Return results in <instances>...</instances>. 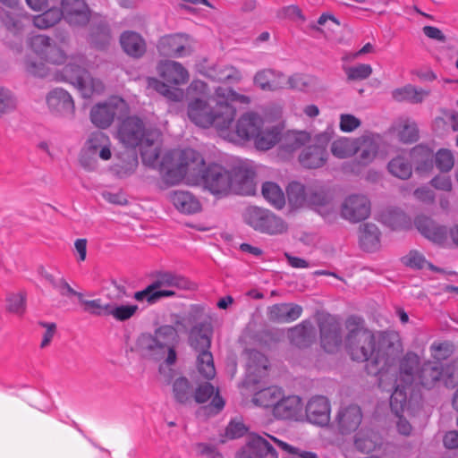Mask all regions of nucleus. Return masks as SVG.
<instances>
[{
  "instance_id": "nucleus-1",
  "label": "nucleus",
  "mask_w": 458,
  "mask_h": 458,
  "mask_svg": "<svg viewBox=\"0 0 458 458\" xmlns=\"http://www.w3.org/2000/svg\"><path fill=\"white\" fill-rule=\"evenodd\" d=\"M159 173L165 186L175 185L186 179L189 183L201 185L216 198L232 193L233 169L228 170L218 164L205 167L203 157L191 148L165 154Z\"/></svg>"
},
{
  "instance_id": "nucleus-2",
  "label": "nucleus",
  "mask_w": 458,
  "mask_h": 458,
  "mask_svg": "<svg viewBox=\"0 0 458 458\" xmlns=\"http://www.w3.org/2000/svg\"><path fill=\"white\" fill-rule=\"evenodd\" d=\"M346 328L345 349L352 360L367 361L368 374L377 376L378 386L385 388L389 369L403 351L398 336L386 333L374 334L365 328L362 320L356 317L347 319Z\"/></svg>"
},
{
  "instance_id": "nucleus-3",
  "label": "nucleus",
  "mask_w": 458,
  "mask_h": 458,
  "mask_svg": "<svg viewBox=\"0 0 458 458\" xmlns=\"http://www.w3.org/2000/svg\"><path fill=\"white\" fill-rule=\"evenodd\" d=\"M189 96L187 115L191 123L201 128H216L224 133L236 115L233 103L247 105L250 98L228 87H217L213 94L204 81H193L187 89Z\"/></svg>"
},
{
  "instance_id": "nucleus-4",
  "label": "nucleus",
  "mask_w": 458,
  "mask_h": 458,
  "mask_svg": "<svg viewBox=\"0 0 458 458\" xmlns=\"http://www.w3.org/2000/svg\"><path fill=\"white\" fill-rule=\"evenodd\" d=\"M160 137L157 130H146L143 122L135 116L123 120L117 131L118 140L127 147H140L143 163L152 167L160 165Z\"/></svg>"
},
{
  "instance_id": "nucleus-5",
  "label": "nucleus",
  "mask_w": 458,
  "mask_h": 458,
  "mask_svg": "<svg viewBox=\"0 0 458 458\" xmlns=\"http://www.w3.org/2000/svg\"><path fill=\"white\" fill-rule=\"evenodd\" d=\"M179 343L177 329L170 325L157 327L153 334H141L136 343L142 356L171 366L176 362V346Z\"/></svg>"
},
{
  "instance_id": "nucleus-6",
  "label": "nucleus",
  "mask_w": 458,
  "mask_h": 458,
  "mask_svg": "<svg viewBox=\"0 0 458 458\" xmlns=\"http://www.w3.org/2000/svg\"><path fill=\"white\" fill-rule=\"evenodd\" d=\"M398 358L395 360H397ZM420 358L412 352H408L399 361L398 369L396 361L389 369L388 378L386 380V386L382 388L386 391L394 390L390 397V407L398 412L403 408V403L407 397L406 389L417 382L420 373Z\"/></svg>"
},
{
  "instance_id": "nucleus-7",
  "label": "nucleus",
  "mask_w": 458,
  "mask_h": 458,
  "mask_svg": "<svg viewBox=\"0 0 458 458\" xmlns=\"http://www.w3.org/2000/svg\"><path fill=\"white\" fill-rule=\"evenodd\" d=\"M86 67L87 62L84 55L72 56L67 64L56 72L55 78L57 81H65L73 85L84 98L100 95L105 90L104 83L99 79L91 77Z\"/></svg>"
},
{
  "instance_id": "nucleus-8",
  "label": "nucleus",
  "mask_w": 458,
  "mask_h": 458,
  "mask_svg": "<svg viewBox=\"0 0 458 458\" xmlns=\"http://www.w3.org/2000/svg\"><path fill=\"white\" fill-rule=\"evenodd\" d=\"M189 288L190 283L185 277L173 272L163 271L157 273L152 283L145 289L134 293L133 298L137 301H146L148 304L153 305L163 298L174 297L175 290Z\"/></svg>"
},
{
  "instance_id": "nucleus-9",
  "label": "nucleus",
  "mask_w": 458,
  "mask_h": 458,
  "mask_svg": "<svg viewBox=\"0 0 458 458\" xmlns=\"http://www.w3.org/2000/svg\"><path fill=\"white\" fill-rule=\"evenodd\" d=\"M266 436L267 438L256 434L250 435L245 446L237 454L236 458H278L274 445L288 453H293V447L287 443L273 436Z\"/></svg>"
},
{
  "instance_id": "nucleus-10",
  "label": "nucleus",
  "mask_w": 458,
  "mask_h": 458,
  "mask_svg": "<svg viewBox=\"0 0 458 458\" xmlns=\"http://www.w3.org/2000/svg\"><path fill=\"white\" fill-rule=\"evenodd\" d=\"M243 219L254 230L269 235L282 234L288 230V225L283 218L258 207L246 208Z\"/></svg>"
},
{
  "instance_id": "nucleus-11",
  "label": "nucleus",
  "mask_w": 458,
  "mask_h": 458,
  "mask_svg": "<svg viewBox=\"0 0 458 458\" xmlns=\"http://www.w3.org/2000/svg\"><path fill=\"white\" fill-rule=\"evenodd\" d=\"M129 111L127 103L119 97H112L95 105L90 111L92 123L101 129L108 128L115 117L125 115Z\"/></svg>"
},
{
  "instance_id": "nucleus-12",
  "label": "nucleus",
  "mask_w": 458,
  "mask_h": 458,
  "mask_svg": "<svg viewBox=\"0 0 458 458\" xmlns=\"http://www.w3.org/2000/svg\"><path fill=\"white\" fill-rule=\"evenodd\" d=\"M0 22L13 35L23 32L24 21L31 15L24 9L20 0H0Z\"/></svg>"
},
{
  "instance_id": "nucleus-13",
  "label": "nucleus",
  "mask_w": 458,
  "mask_h": 458,
  "mask_svg": "<svg viewBox=\"0 0 458 458\" xmlns=\"http://www.w3.org/2000/svg\"><path fill=\"white\" fill-rule=\"evenodd\" d=\"M263 123L264 120L260 115L253 112H247L237 120L233 129L231 130L230 125L227 131L221 135L233 142L252 140Z\"/></svg>"
},
{
  "instance_id": "nucleus-14",
  "label": "nucleus",
  "mask_w": 458,
  "mask_h": 458,
  "mask_svg": "<svg viewBox=\"0 0 458 458\" xmlns=\"http://www.w3.org/2000/svg\"><path fill=\"white\" fill-rule=\"evenodd\" d=\"M331 137V131H324L317 135L314 142L301 151L299 157L301 165L310 169L324 165L327 159V146Z\"/></svg>"
},
{
  "instance_id": "nucleus-15",
  "label": "nucleus",
  "mask_w": 458,
  "mask_h": 458,
  "mask_svg": "<svg viewBox=\"0 0 458 458\" xmlns=\"http://www.w3.org/2000/svg\"><path fill=\"white\" fill-rule=\"evenodd\" d=\"M254 84L264 91H275L285 88L301 89V77L294 75L286 77L284 74L271 69L259 71L254 76Z\"/></svg>"
},
{
  "instance_id": "nucleus-16",
  "label": "nucleus",
  "mask_w": 458,
  "mask_h": 458,
  "mask_svg": "<svg viewBox=\"0 0 458 458\" xmlns=\"http://www.w3.org/2000/svg\"><path fill=\"white\" fill-rule=\"evenodd\" d=\"M86 157L91 158L98 157L104 161L109 160L112 157L109 137L102 131L90 133L84 144L81 163L84 167L91 169V165L87 161Z\"/></svg>"
},
{
  "instance_id": "nucleus-17",
  "label": "nucleus",
  "mask_w": 458,
  "mask_h": 458,
  "mask_svg": "<svg viewBox=\"0 0 458 458\" xmlns=\"http://www.w3.org/2000/svg\"><path fill=\"white\" fill-rule=\"evenodd\" d=\"M370 212V200L363 194H351L347 196L344 199L340 209L342 218L352 224L367 219Z\"/></svg>"
},
{
  "instance_id": "nucleus-18",
  "label": "nucleus",
  "mask_w": 458,
  "mask_h": 458,
  "mask_svg": "<svg viewBox=\"0 0 458 458\" xmlns=\"http://www.w3.org/2000/svg\"><path fill=\"white\" fill-rule=\"evenodd\" d=\"M53 40L46 35H36L30 39V47L31 51L43 61L52 45ZM26 71L31 75L45 77L47 74V67L43 62H34L30 57L24 61Z\"/></svg>"
},
{
  "instance_id": "nucleus-19",
  "label": "nucleus",
  "mask_w": 458,
  "mask_h": 458,
  "mask_svg": "<svg viewBox=\"0 0 458 458\" xmlns=\"http://www.w3.org/2000/svg\"><path fill=\"white\" fill-rule=\"evenodd\" d=\"M161 55L182 58L190 55L194 50L193 40L184 34L167 35L160 38L157 45Z\"/></svg>"
},
{
  "instance_id": "nucleus-20",
  "label": "nucleus",
  "mask_w": 458,
  "mask_h": 458,
  "mask_svg": "<svg viewBox=\"0 0 458 458\" xmlns=\"http://www.w3.org/2000/svg\"><path fill=\"white\" fill-rule=\"evenodd\" d=\"M320 343L322 348L329 353L337 352L342 344L341 327L332 316H325L319 322Z\"/></svg>"
},
{
  "instance_id": "nucleus-21",
  "label": "nucleus",
  "mask_w": 458,
  "mask_h": 458,
  "mask_svg": "<svg viewBox=\"0 0 458 458\" xmlns=\"http://www.w3.org/2000/svg\"><path fill=\"white\" fill-rule=\"evenodd\" d=\"M420 155L427 158L430 157L428 149L421 146L414 148L410 153H404L397 156L388 163L389 173L402 180L410 178L412 174V167L410 159Z\"/></svg>"
},
{
  "instance_id": "nucleus-22",
  "label": "nucleus",
  "mask_w": 458,
  "mask_h": 458,
  "mask_svg": "<svg viewBox=\"0 0 458 458\" xmlns=\"http://www.w3.org/2000/svg\"><path fill=\"white\" fill-rule=\"evenodd\" d=\"M61 8L64 19L71 26L82 27L90 19V11L84 0H62Z\"/></svg>"
},
{
  "instance_id": "nucleus-23",
  "label": "nucleus",
  "mask_w": 458,
  "mask_h": 458,
  "mask_svg": "<svg viewBox=\"0 0 458 458\" xmlns=\"http://www.w3.org/2000/svg\"><path fill=\"white\" fill-rule=\"evenodd\" d=\"M47 104L52 112L61 116L72 117L74 114L73 98L62 88H55L47 94Z\"/></svg>"
},
{
  "instance_id": "nucleus-24",
  "label": "nucleus",
  "mask_w": 458,
  "mask_h": 458,
  "mask_svg": "<svg viewBox=\"0 0 458 458\" xmlns=\"http://www.w3.org/2000/svg\"><path fill=\"white\" fill-rule=\"evenodd\" d=\"M158 75L169 85L181 86L189 81L188 71L178 62L160 61L157 66Z\"/></svg>"
},
{
  "instance_id": "nucleus-25",
  "label": "nucleus",
  "mask_w": 458,
  "mask_h": 458,
  "mask_svg": "<svg viewBox=\"0 0 458 458\" xmlns=\"http://www.w3.org/2000/svg\"><path fill=\"white\" fill-rule=\"evenodd\" d=\"M232 193L254 195L256 193L255 172L247 166L233 168Z\"/></svg>"
},
{
  "instance_id": "nucleus-26",
  "label": "nucleus",
  "mask_w": 458,
  "mask_h": 458,
  "mask_svg": "<svg viewBox=\"0 0 458 458\" xmlns=\"http://www.w3.org/2000/svg\"><path fill=\"white\" fill-rule=\"evenodd\" d=\"M167 198L174 208L182 214L192 215L202 209L199 199L188 191H172Z\"/></svg>"
},
{
  "instance_id": "nucleus-27",
  "label": "nucleus",
  "mask_w": 458,
  "mask_h": 458,
  "mask_svg": "<svg viewBox=\"0 0 458 458\" xmlns=\"http://www.w3.org/2000/svg\"><path fill=\"white\" fill-rule=\"evenodd\" d=\"M449 366L450 364L444 370L440 362H425L420 369L416 383L429 389L434 387L441 379L445 382V379L448 377L446 370Z\"/></svg>"
},
{
  "instance_id": "nucleus-28",
  "label": "nucleus",
  "mask_w": 458,
  "mask_h": 458,
  "mask_svg": "<svg viewBox=\"0 0 458 458\" xmlns=\"http://www.w3.org/2000/svg\"><path fill=\"white\" fill-rule=\"evenodd\" d=\"M308 420L317 425H326L330 419V404L325 396L312 397L306 405Z\"/></svg>"
},
{
  "instance_id": "nucleus-29",
  "label": "nucleus",
  "mask_w": 458,
  "mask_h": 458,
  "mask_svg": "<svg viewBox=\"0 0 458 458\" xmlns=\"http://www.w3.org/2000/svg\"><path fill=\"white\" fill-rule=\"evenodd\" d=\"M214 395L210 404L204 407L203 410L208 414L218 413L225 406L224 399L216 392L215 394V388L209 383L199 385L194 392V398L197 403H204Z\"/></svg>"
},
{
  "instance_id": "nucleus-30",
  "label": "nucleus",
  "mask_w": 458,
  "mask_h": 458,
  "mask_svg": "<svg viewBox=\"0 0 458 458\" xmlns=\"http://www.w3.org/2000/svg\"><path fill=\"white\" fill-rule=\"evenodd\" d=\"M302 409V403L299 396H283L273 409V414L279 420H294L300 415Z\"/></svg>"
},
{
  "instance_id": "nucleus-31",
  "label": "nucleus",
  "mask_w": 458,
  "mask_h": 458,
  "mask_svg": "<svg viewBox=\"0 0 458 458\" xmlns=\"http://www.w3.org/2000/svg\"><path fill=\"white\" fill-rule=\"evenodd\" d=\"M361 420L360 408L353 404L342 408L337 415V424L342 434H348L356 430Z\"/></svg>"
},
{
  "instance_id": "nucleus-32",
  "label": "nucleus",
  "mask_w": 458,
  "mask_h": 458,
  "mask_svg": "<svg viewBox=\"0 0 458 458\" xmlns=\"http://www.w3.org/2000/svg\"><path fill=\"white\" fill-rule=\"evenodd\" d=\"M281 139V129L277 125L267 123L265 121L252 140L255 147L260 150L273 148Z\"/></svg>"
},
{
  "instance_id": "nucleus-33",
  "label": "nucleus",
  "mask_w": 458,
  "mask_h": 458,
  "mask_svg": "<svg viewBox=\"0 0 458 458\" xmlns=\"http://www.w3.org/2000/svg\"><path fill=\"white\" fill-rule=\"evenodd\" d=\"M415 225L422 235L434 242L442 243L447 237L446 228L436 225L429 217H417L415 220Z\"/></svg>"
},
{
  "instance_id": "nucleus-34",
  "label": "nucleus",
  "mask_w": 458,
  "mask_h": 458,
  "mask_svg": "<svg viewBox=\"0 0 458 458\" xmlns=\"http://www.w3.org/2000/svg\"><path fill=\"white\" fill-rule=\"evenodd\" d=\"M314 194H309L308 206L315 208L323 216L333 209L332 198L327 191L320 185H310Z\"/></svg>"
},
{
  "instance_id": "nucleus-35",
  "label": "nucleus",
  "mask_w": 458,
  "mask_h": 458,
  "mask_svg": "<svg viewBox=\"0 0 458 458\" xmlns=\"http://www.w3.org/2000/svg\"><path fill=\"white\" fill-rule=\"evenodd\" d=\"M247 355V373L249 377H253V382L263 377L267 370V359L259 352L250 350L246 352Z\"/></svg>"
},
{
  "instance_id": "nucleus-36",
  "label": "nucleus",
  "mask_w": 458,
  "mask_h": 458,
  "mask_svg": "<svg viewBox=\"0 0 458 458\" xmlns=\"http://www.w3.org/2000/svg\"><path fill=\"white\" fill-rule=\"evenodd\" d=\"M120 43L129 55L140 57L146 52V43L142 37L134 31H125L120 37Z\"/></svg>"
},
{
  "instance_id": "nucleus-37",
  "label": "nucleus",
  "mask_w": 458,
  "mask_h": 458,
  "mask_svg": "<svg viewBox=\"0 0 458 458\" xmlns=\"http://www.w3.org/2000/svg\"><path fill=\"white\" fill-rule=\"evenodd\" d=\"M301 312L302 308L300 305L281 303L270 308L269 317L278 322L289 323L299 318Z\"/></svg>"
},
{
  "instance_id": "nucleus-38",
  "label": "nucleus",
  "mask_w": 458,
  "mask_h": 458,
  "mask_svg": "<svg viewBox=\"0 0 458 458\" xmlns=\"http://www.w3.org/2000/svg\"><path fill=\"white\" fill-rule=\"evenodd\" d=\"M429 95L428 90L417 88L411 84L395 89L392 91V98L398 101H407L412 104L421 103Z\"/></svg>"
},
{
  "instance_id": "nucleus-39",
  "label": "nucleus",
  "mask_w": 458,
  "mask_h": 458,
  "mask_svg": "<svg viewBox=\"0 0 458 458\" xmlns=\"http://www.w3.org/2000/svg\"><path fill=\"white\" fill-rule=\"evenodd\" d=\"M394 131L403 143H412L419 139V130L416 123L408 118L401 117L394 124Z\"/></svg>"
},
{
  "instance_id": "nucleus-40",
  "label": "nucleus",
  "mask_w": 458,
  "mask_h": 458,
  "mask_svg": "<svg viewBox=\"0 0 458 458\" xmlns=\"http://www.w3.org/2000/svg\"><path fill=\"white\" fill-rule=\"evenodd\" d=\"M379 220L392 230H402L410 226L408 216L395 208L384 209L379 216Z\"/></svg>"
},
{
  "instance_id": "nucleus-41",
  "label": "nucleus",
  "mask_w": 458,
  "mask_h": 458,
  "mask_svg": "<svg viewBox=\"0 0 458 458\" xmlns=\"http://www.w3.org/2000/svg\"><path fill=\"white\" fill-rule=\"evenodd\" d=\"M360 243L363 250L374 251L380 247V232L374 224H365L360 227Z\"/></svg>"
},
{
  "instance_id": "nucleus-42",
  "label": "nucleus",
  "mask_w": 458,
  "mask_h": 458,
  "mask_svg": "<svg viewBox=\"0 0 458 458\" xmlns=\"http://www.w3.org/2000/svg\"><path fill=\"white\" fill-rule=\"evenodd\" d=\"M282 396L281 388L270 386L255 393L252 403L259 407L274 409Z\"/></svg>"
},
{
  "instance_id": "nucleus-43",
  "label": "nucleus",
  "mask_w": 458,
  "mask_h": 458,
  "mask_svg": "<svg viewBox=\"0 0 458 458\" xmlns=\"http://www.w3.org/2000/svg\"><path fill=\"white\" fill-rule=\"evenodd\" d=\"M310 185L304 186L301 182H293L287 187L289 202L296 208L308 206L309 194H314Z\"/></svg>"
},
{
  "instance_id": "nucleus-44",
  "label": "nucleus",
  "mask_w": 458,
  "mask_h": 458,
  "mask_svg": "<svg viewBox=\"0 0 458 458\" xmlns=\"http://www.w3.org/2000/svg\"><path fill=\"white\" fill-rule=\"evenodd\" d=\"M281 147L287 152H293L310 141V135L304 131H289L280 139Z\"/></svg>"
},
{
  "instance_id": "nucleus-45",
  "label": "nucleus",
  "mask_w": 458,
  "mask_h": 458,
  "mask_svg": "<svg viewBox=\"0 0 458 458\" xmlns=\"http://www.w3.org/2000/svg\"><path fill=\"white\" fill-rule=\"evenodd\" d=\"M359 141L360 159L359 163L361 165H367L371 163L377 156L378 150V144L377 140L371 136H365L360 139H356Z\"/></svg>"
},
{
  "instance_id": "nucleus-46",
  "label": "nucleus",
  "mask_w": 458,
  "mask_h": 458,
  "mask_svg": "<svg viewBox=\"0 0 458 458\" xmlns=\"http://www.w3.org/2000/svg\"><path fill=\"white\" fill-rule=\"evenodd\" d=\"M62 18H64L62 8L52 7L41 14L32 16V22L36 28L47 30L57 24Z\"/></svg>"
},
{
  "instance_id": "nucleus-47",
  "label": "nucleus",
  "mask_w": 458,
  "mask_h": 458,
  "mask_svg": "<svg viewBox=\"0 0 458 458\" xmlns=\"http://www.w3.org/2000/svg\"><path fill=\"white\" fill-rule=\"evenodd\" d=\"M173 394L176 402L185 405L191 404L194 398L191 383L184 377H178L174 381Z\"/></svg>"
},
{
  "instance_id": "nucleus-48",
  "label": "nucleus",
  "mask_w": 458,
  "mask_h": 458,
  "mask_svg": "<svg viewBox=\"0 0 458 458\" xmlns=\"http://www.w3.org/2000/svg\"><path fill=\"white\" fill-rule=\"evenodd\" d=\"M359 150V141L348 138H340L333 141L331 145V152L337 158H347Z\"/></svg>"
},
{
  "instance_id": "nucleus-49",
  "label": "nucleus",
  "mask_w": 458,
  "mask_h": 458,
  "mask_svg": "<svg viewBox=\"0 0 458 458\" xmlns=\"http://www.w3.org/2000/svg\"><path fill=\"white\" fill-rule=\"evenodd\" d=\"M261 192L264 199L276 208L281 209L284 207V193L276 183L272 182H264Z\"/></svg>"
},
{
  "instance_id": "nucleus-50",
  "label": "nucleus",
  "mask_w": 458,
  "mask_h": 458,
  "mask_svg": "<svg viewBox=\"0 0 458 458\" xmlns=\"http://www.w3.org/2000/svg\"><path fill=\"white\" fill-rule=\"evenodd\" d=\"M353 444L355 448L360 452L370 453L378 444V437L371 430L360 429L355 434Z\"/></svg>"
},
{
  "instance_id": "nucleus-51",
  "label": "nucleus",
  "mask_w": 458,
  "mask_h": 458,
  "mask_svg": "<svg viewBox=\"0 0 458 458\" xmlns=\"http://www.w3.org/2000/svg\"><path fill=\"white\" fill-rule=\"evenodd\" d=\"M197 369L204 378L212 379L216 376L214 359L209 351H202L198 354Z\"/></svg>"
},
{
  "instance_id": "nucleus-52",
  "label": "nucleus",
  "mask_w": 458,
  "mask_h": 458,
  "mask_svg": "<svg viewBox=\"0 0 458 458\" xmlns=\"http://www.w3.org/2000/svg\"><path fill=\"white\" fill-rule=\"evenodd\" d=\"M190 344L199 352L208 351L211 344V335L201 328L195 327L190 334Z\"/></svg>"
},
{
  "instance_id": "nucleus-53",
  "label": "nucleus",
  "mask_w": 458,
  "mask_h": 458,
  "mask_svg": "<svg viewBox=\"0 0 458 458\" xmlns=\"http://www.w3.org/2000/svg\"><path fill=\"white\" fill-rule=\"evenodd\" d=\"M402 260L405 266L410 267L411 268H428L432 271H440L439 268L435 267L430 262L427 261L425 257L417 250L410 251L406 256H404L402 259Z\"/></svg>"
},
{
  "instance_id": "nucleus-54",
  "label": "nucleus",
  "mask_w": 458,
  "mask_h": 458,
  "mask_svg": "<svg viewBox=\"0 0 458 458\" xmlns=\"http://www.w3.org/2000/svg\"><path fill=\"white\" fill-rule=\"evenodd\" d=\"M147 82L148 89L156 90L171 100L179 101L182 97V91L172 89L167 83L160 81L156 78H148Z\"/></svg>"
},
{
  "instance_id": "nucleus-55",
  "label": "nucleus",
  "mask_w": 458,
  "mask_h": 458,
  "mask_svg": "<svg viewBox=\"0 0 458 458\" xmlns=\"http://www.w3.org/2000/svg\"><path fill=\"white\" fill-rule=\"evenodd\" d=\"M6 310L10 313L22 316L26 310V294L22 292L9 293L6 297Z\"/></svg>"
},
{
  "instance_id": "nucleus-56",
  "label": "nucleus",
  "mask_w": 458,
  "mask_h": 458,
  "mask_svg": "<svg viewBox=\"0 0 458 458\" xmlns=\"http://www.w3.org/2000/svg\"><path fill=\"white\" fill-rule=\"evenodd\" d=\"M79 301L84 305V310L92 315L102 316L109 314L111 303L104 304L100 299L85 300L82 293L79 295Z\"/></svg>"
},
{
  "instance_id": "nucleus-57",
  "label": "nucleus",
  "mask_w": 458,
  "mask_h": 458,
  "mask_svg": "<svg viewBox=\"0 0 458 458\" xmlns=\"http://www.w3.org/2000/svg\"><path fill=\"white\" fill-rule=\"evenodd\" d=\"M136 304L114 305L110 304L109 314L118 321H125L132 318L138 311Z\"/></svg>"
},
{
  "instance_id": "nucleus-58",
  "label": "nucleus",
  "mask_w": 458,
  "mask_h": 458,
  "mask_svg": "<svg viewBox=\"0 0 458 458\" xmlns=\"http://www.w3.org/2000/svg\"><path fill=\"white\" fill-rule=\"evenodd\" d=\"M216 74L214 79L222 82H238L242 80L240 71L233 66H221L218 65L215 69Z\"/></svg>"
},
{
  "instance_id": "nucleus-59",
  "label": "nucleus",
  "mask_w": 458,
  "mask_h": 458,
  "mask_svg": "<svg viewBox=\"0 0 458 458\" xmlns=\"http://www.w3.org/2000/svg\"><path fill=\"white\" fill-rule=\"evenodd\" d=\"M344 71L349 81H362L371 75L372 67L370 64H360L355 66L344 67Z\"/></svg>"
},
{
  "instance_id": "nucleus-60",
  "label": "nucleus",
  "mask_w": 458,
  "mask_h": 458,
  "mask_svg": "<svg viewBox=\"0 0 458 458\" xmlns=\"http://www.w3.org/2000/svg\"><path fill=\"white\" fill-rule=\"evenodd\" d=\"M312 326L310 322H303L290 330V338L293 344L298 346L305 345L306 338L310 335Z\"/></svg>"
},
{
  "instance_id": "nucleus-61",
  "label": "nucleus",
  "mask_w": 458,
  "mask_h": 458,
  "mask_svg": "<svg viewBox=\"0 0 458 458\" xmlns=\"http://www.w3.org/2000/svg\"><path fill=\"white\" fill-rule=\"evenodd\" d=\"M454 164L452 152L448 149H439L436 154V165L442 172L450 171Z\"/></svg>"
},
{
  "instance_id": "nucleus-62",
  "label": "nucleus",
  "mask_w": 458,
  "mask_h": 458,
  "mask_svg": "<svg viewBox=\"0 0 458 458\" xmlns=\"http://www.w3.org/2000/svg\"><path fill=\"white\" fill-rule=\"evenodd\" d=\"M392 411L396 415L398 418L397 420V430L400 434H403L404 436H408L411 431V426L410 422L404 418V414H410V409L407 405V398L405 399V402L403 403V408L400 410L398 412H395L392 408Z\"/></svg>"
},
{
  "instance_id": "nucleus-63",
  "label": "nucleus",
  "mask_w": 458,
  "mask_h": 458,
  "mask_svg": "<svg viewBox=\"0 0 458 458\" xmlns=\"http://www.w3.org/2000/svg\"><path fill=\"white\" fill-rule=\"evenodd\" d=\"M67 60L66 54L53 42L43 61L59 65L64 64Z\"/></svg>"
},
{
  "instance_id": "nucleus-64",
  "label": "nucleus",
  "mask_w": 458,
  "mask_h": 458,
  "mask_svg": "<svg viewBox=\"0 0 458 458\" xmlns=\"http://www.w3.org/2000/svg\"><path fill=\"white\" fill-rule=\"evenodd\" d=\"M430 353L437 361L445 360L451 353L450 345L446 342H435L430 346Z\"/></svg>"
}]
</instances>
